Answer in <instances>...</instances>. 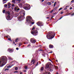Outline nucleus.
Here are the masks:
<instances>
[{
  "label": "nucleus",
  "mask_w": 74,
  "mask_h": 74,
  "mask_svg": "<svg viewBox=\"0 0 74 74\" xmlns=\"http://www.w3.org/2000/svg\"><path fill=\"white\" fill-rule=\"evenodd\" d=\"M26 21L27 23H29V24H31V25H33L34 23V22H32V18L31 16H27Z\"/></svg>",
  "instance_id": "obj_2"
},
{
  "label": "nucleus",
  "mask_w": 74,
  "mask_h": 74,
  "mask_svg": "<svg viewBox=\"0 0 74 74\" xmlns=\"http://www.w3.org/2000/svg\"><path fill=\"white\" fill-rule=\"evenodd\" d=\"M14 5H15L14 4H12V7H14Z\"/></svg>",
  "instance_id": "obj_40"
},
{
  "label": "nucleus",
  "mask_w": 74,
  "mask_h": 74,
  "mask_svg": "<svg viewBox=\"0 0 74 74\" xmlns=\"http://www.w3.org/2000/svg\"><path fill=\"white\" fill-rule=\"evenodd\" d=\"M41 71H42V70H44V67H42L41 69Z\"/></svg>",
  "instance_id": "obj_24"
},
{
  "label": "nucleus",
  "mask_w": 74,
  "mask_h": 74,
  "mask_svg": "<svg viewBox=\"0 0 74 74\" xmlns=\"http://www.w3.org/2000/svg\"><path fill=\"white\" fill-rule=\"evenodd\" d=\"M18 38L16 39L15 40V42H18Z\"/></svg>",
  "instance_id": "obj_22"
},
{
  "label": "nucleus",
  "mask_w": 74,
  "mask_h": 74,
  "mask_svg": "<svg viewBox=\"0 0 74 74\" xmlns=\"http://www.w3.org/2000/svg\"><path fill=\"white\" fill-rule=\"evenodd\" d=\"M67 10V8H66L64 9V10Z\"/></svg>",
  "instance_id": "obj_41"
},
{
  "label": "nucleus",
  "mask_w": 74,
  "mask_h": 74,
  "mask_svg": "<svg viewBox=\"0 0 74 74\" xmlns=\"http://www.w3.org/2000/svg\"><path fill=\"white\" fill-rule=\"evenodd\" d=\"M25 69L27 70V66H25Z\"/></svg>",
  "instance_id": "obj_23"
},
{
  "label": "nucleus",
  "mask_w": 74,
  "mask_h": 74,
  "mask_svg": "<svg viewBox=\"0 0 74 74\" xmlns=\"http://www.w3.org/2000/svg\"><path fill=\"white\" fill-rule=\"evenodd\" d=\"M35 27H33V28L32 29V31H33V30H34V29H35Z\"/></svg>",
  "instance_id": "obj_27"
},
{
  "label": "nucleus",
  "mask_w": 74,
  "mask_h": 74,
  "mask_svg": "<svg viewBox=\"0 0 74 74\" xmlns=\"http://www.w3.org/2000/svg\"><path fill=\"white\" fill-rule=\"evenodd\" d=\"M22 74V72H20V74Z\"/></svg>",
  "instance_id": "obj_57"
},
{
  "label": "nucleus",
  "mask_w": 74,
  "mask_h": 74,
  "mask_svg": "<svg viewBox=\"0 0 74 74\" xmlns=\"http://www.w3.org/2000/svg\"><path fill=\"white\" fill-rule=\"evenodd\" d=\"M62 18H63V17H61L59 19V20H60V19H62Z\"/></svg>",
  "instance_id": "obj_47"
},
{
  "label": "nucleus",
  "mask_w": 74,
  "mask_h": 74,
  "mask_svg": "<svg viewBox=\"0 0 74 74\" xmlns=\"http://www.w3.org/2000/svg\"><path fill=\"white\" fill-rule=\"evenodd\" d=\"M17 1H21V0H17Z\"/></svg>",
  "instance_id": "obj_50"
},
{
  "label": "nucleus",
  "mask_w": 74,
  "mask_h": 74,
  "mask_svg": "<svg viewBox=\"0 0 74 74\" xmlns=\"http://www.w3.org/2000/svg\"><path fill=\"white\" fill-rule=\"evenodd\" d=\"M6 3V2H4V3Z\"/></svg>",
  "instance_id": "obj_64"
},
{
  "label": "nucleus",
  "mask_w": 74,
  "mask_h": 74,
  "mask_svg": "<svg viewBox=\"0 0 74 74\" xmlns=\"http://www.w3.org/2000/svg\"><path fill=\"white\" fill-rule=\"evenodd\" d=\"M53 10H52V11L51 12H53Z\"/></svg>",
  "instance_id": "obj_51"
},
{
  "label": "nucleus",
  "mask_w": 74,
  "mask_h": 74,
  "mask_svg": "<svg viewBox=\"0 0 74 74\" xmlns=\"http://www.w3.org/2000/svg\"><path fill=\"white\" fill-rule=\"evenodd\" d=\"M66 7H68V6H66Z\"/></svg>",
  "instance_id": "obj_61"
},
{
  "label": "nucleus",
  "mask_w": 74,
  "mask_h": 74,
  "mask_svg": "<svg viewBox=\"0 0 74 74\" xmlns=\"http://www.w3.org/2000/svg\"><path fill=\"white\" fill-rule=\"evenodd\" d=\"M63 12H61V14H63Z\"/></svg>",
  "instance_id": "obj_49"
},
{
  "label": "nucleus",
  "mask_w": 74,
  "mask_h": 74,
  "mask_svg": "<svg viewBox=\"0 0 74 74\" xmlns=\"http://www.w3.org/2000/svg\"><path fill=\"white\" fill-rule=\"evenodd\" d=\"M56 2H55L54 4V7H55L56 5Z\"/></svg>",
  "instance_id": "obj_28"
},
{
  "label": "nucleus",
  "mask_w": 74,
  "mask_h": 74,
  "mask_svg": "<svg viewBox=\"0 0 74 74\" xmlns=\"http://www.w3.org/2000/svg\"><path fill=\"white\" fill-rule=\"evenodd\" d=\"M6 37L7 38H8V36H6Z\"/></svg>",
  "instance_id": "obj_58"
},
{
  "label": "nucleus",
  "mask_w": 74,
  "mask_h": 74,
  "mask_svg": "<svg viewBox=\"0 0 74 74\" xmlns=\"http://www.w3.org/2000/svg\"><path fill=\"white\" fill-rule=\"evenodd\" d=\"M30 26H31V24H30Z\"/></svg>",
  "instance_id": "obj_62"
},
{
  "label": "nucleus",
  "mask_w": 74,
  "mask_h": 74,
  "mask_svg": "<svg viewBox=\"0 0 74 74\" xmlns=\"http://www.w3.org/2000/svg\"><path fill=\"white\" fill-rule=\"evenodd\" d=\"M56 69H58V66H56L55 67Z\"/></svg>",
  "instance_id": "obj_34"
},
{
  "label": "nucleus",
  "mask_w": 74,
  "mask_h": 74,
  "mask_svg": "<svg viewBox=\"0 0 74 74\" xmlns=\"http://www.w3.org/2000/svg\"><path fill=\"white\" fill-rule=\"evenodd\" d=\"M52 53V52L51 51L50 52V53Z\"/></svg>",
  "instance_id": "obj_56"
},
{
  "label": "nucleus",
  "mask_w": 74,
  "mask_h": 74,
  "mask_svg": "<svg viewBox=\"0 0 74 74\" xmlns=\"http://www.w3.org/2000/svg\"><path fill=\"white\" fill-rule=\"evenodd\" d=\"M56 74H59V73H58V72H57L56 73Z\"/></svg>",
  "instance_id": "obj_53"
},
{
  "label": "nucleus",
  "mask_w": 74,
  "mask_h": 74,
  "mask_svg": "<svg viewBox=\"0 0 74 74\" xmlns=\"http://www.w3.org/2000/svg\"><path fill=\"white\" fill-rule=\"evenodd\" d=\"M53 47V45L50 44L49 45V48H52Z\"/></svg>",
  "instance_id": "obj_14"
},
{
  "label": "nucleus",
  "mask_w": 74,
  "mask_h": 74,
  "mask_svg": "<svg viewBox=\"0 0 74 74\" xmlns=\"http://www.w3.org/2000/svg\"><path fill=\"white\" fill-rule=\"evenodd\" d=\"M49 60H50V61H51V62H52V60H51L50 59H49Z\"/></svg>",
  "instance_id": "obj_45"
},
{
  "label": "nucleus",
  "mask_w": 74,
  "mask_h": 74,
  "mask_svg": "<svg viewBox=\"0 0 74 74\" xmlns=\"http://www.w3.org/2000/svg\"><path fill=\"white\" fill-rule=\"evenodd\" d=\"M36 24L39 26H43V23L42 22L40 21L37 22Z\"/></svg>",
  "instance_id": "obj_7"
},
{
  "label": "nucleus",
  "mask_w": 74,
  "mask_h": 74,
  "mask_svg": "<svg viewBox=\"0 0 74 74\" xmlns=\"http://www.w3.org/2000/svg\"><path fill=\"white\" fill-rule=\"evenodd\" d=\"M22 45V43H20L19 44V45H18V47H20V46H21V45Z\"/></svg>",
  "instance_id": "obj_26"
},
{
  "label": "nucleus",
  "mask_w": 74,
  "mask_h": 74,
  "mask_svg": "<svg viewBox=\"0 0 74 74\" xmlns=\"http://www.w3.org/2000/svg\"><path fill=\"white\" fill-rule=\"evenodd\" d=\"M53 18V16H52L51 17V19H52V18Z\"/></svg>",
  "instance_id": "obj_55"
},
{
  "label": "nucleus",
  "mask_w": 74,
  "mask_h": 74,
  "mask_svg": "<svg viewBox=\"0 0 74 74\" xmlns=\"http://www.w3.org/2000/svg\"><path fill=\"white\" fill-rule=\"evenodd\" d=\"M16 50H18V49H19L18 47L16 48Z\"/></svg>",
  "instance_id": "obj_44"
},
{
  "label": "nucleus",
  "mask_w": 74,
  "mask_h": 74,
  "mask_svg": "<svg viewBox=\"0 0 74 74\" xmlns=\"http://www.w3.org/2000/svg\"><path fill=\"white\" fill-rule=\"evenodd\" d=\"M38 51H42V52H44V51L42 50V49L38 50Z\"/></svg>",
  "instance_id": "obj_29"
},
{
  "label": "nucleus",
  "mask_w": 74,
  "mask_h": 74,
  "mask_svg": "<svg viewBox=\"0 0 74 74\" xmlns=\"http://www.w3.org/2000/svg\"><path fill=\"white\" fill-rule=\"evenodd\" d=\"M33 63V64H34L35 63V60H31V63Z\"/></svg>",
  "instance_id": "obj_16"
},
{
  "label": "nucleus",
  "mask_w": 74,
  "mask_h": 74,
  "mask_svg": "<svg viewBox=\"0 0 74 74\" xmlns=\"http://www.w3.org/2000/svg\"><path fill=\"white\" fill-rule=\"evenodd\" d=\"M43 74H50V73L48 71H46L45 73Z\"/></svg>",
  "instance_id": "obj_15"
},
{
  "label": "nucleus",
  "mask_w": 74,
  "mask_h": 74,
  "mask_svg": "<svg viewBox=\"0 0 74 74\" xmlns=\"http://www.w3.org/2000/svg\"><path fill=\"white\" fill-rule=\"evenodd\" d=\"M31 33L34 36H37V31L36 30H34L32 31Z\"/></svg>",
  "instance_id": "obj_6"
},
{
  "label": "nucleus",
  "mask_w": 74,
  "mask_h": 74,
  "mask_svg": "<svg viewBox=\"0 0 74 74\" xmlns=\"http://www.w3.org/2000/svg\"><path fill=\"white\" fill-rule=\"evenodd\" d=\"M13 44H15V42H13Z\"/></svg>",
  "instance_id": "obj_59"
},
{
  "label": "nucleus",
  "mask_w": 74,
  "mask_h": 74,
  "mask_svg": "<svg viewBox=\"0 0 74 74\" xmlns=\"http://www.w3.org/2000/svg\"><path fill=\"white\" fill-rule=\"evenodd\" d=\"M73 15H74V13L72 14H71V16H73Z\"/></svg>",
  "instance_id": "obj_42"
},
{
  "label": "nucleus",
  "mask_w": 74,
  "mask_h": 74,
  "mask_svg": "<svg viewBox=\"0 0 74 74\" xmlns=\"http://www.w3.org/2000/svg\"><path fill=\"white\" fill-rule=\"evenodd\" d=\"M8 18H6V19L8 21H10V20H11V19H10V18H11V17L10 16L8 15Z\"/></svg>",
  "instance_id": "obj_9"
},
{
  "label": "nucleus",
  "mask_w": 74,
  "mask_h": 74,
  "mask_svg": "<svg viewBox=\"0 0 74 74\" xmlns=\"http://www.w3.org/2000/svg\"><path fill=\"white\" fill-rule=\"evenodd\" d=\"M13 65H9L7 67V68L8 69V68H11L12 66H13Z\"/></svg>",
  "instance_id": "obj_20"
},
{
  "label": "nucleus",
  "mask_w": 74,
  "mask_h": 74,
  "mask_svg": "<svg viewBox=\"0 0 74 74\" xmlns=\"http://www.w3.org/2000/svg\"><path fill=\"white\" fill-rule=\"evenodd\" d=\"M24 3H25V2L22 1L21 2V3H20L19 4V7H22V5L23 4H24Z\"/></svg>",
  "instance_id": "obj_10"
},
{
  "label": "nucleus",
  "mask_w": 74,
  "mask_h": 74,
  "mask_svg": "<svg viewBox=\"0 0 74 74\" xmlns=\"http://www.w3.org/2000/svg\"><path fill=\"white\" fill-rule=\"evenodd\" d=\"M9 70V69H5V71H6V70Z\"/></svg>",
  "instance_id": "obj_35"
},
{
  "label": "nucleus",
  "mask_w": 74,
  "mask_h": 74,
  "mask_svg": "<svg viewBox=\"0 0 74 74\" xmlns=\"http://www.w3.org/2000/svg\"><path fill=\"white\" fill-rule=\"evenodd\" d=\"M72 9H73V8L71 7L70 8V10H72Z\"/></svg>",
  "instance_id": "obj_48"
},
{
  "label": "nucleus",
  "mask_w": 74,
  "mask_h": 74,
  "mask_svg": "<svg viewBox=\"0 0 74 74\" xmlns=\"http://www.w3.org/2000/svg\"><path fill=\"white\" fill-rule=\"evenodd\" d=\"M24 73H26V70H24Z\"/></svg>",
  "instance_id": "obj_39"
},
{
  "label": "nucleus",
  "mask_w": 74,
  "mask_h": 74,
  "mask_svg": "<svg viewBox=\"0 0 74 74\" xmlns=\"http://www.w3.org/2000/svg\"><path fill=\"white\" fill-rule=\"evenodd\" d=\"M47 4L49 5H51V3L49 2L47 3Z\"/></svg>",
  "instance_id": "obj_21"
},
{
  "label": "nucleus",
  "mask_w": 74,
  "mask_h": 74,
  "mask_svg": "<svg viewBox=\"0 0 74 74\" xmlns=\"http://www.w3.org/2000/svg\"><path fill=\"white\" fill-rule=\"evenodd\" d=\"M22 15H21L20 16H19L18 18V20L19 21H22L23 19L25 18V17L24 16L25 15V12H23L22 13Z\"/></svg>",
  "instance_id": "obj_4"
},
{
  "label": "nucleus",
  "mask_w": 74,
  "mask_h": 74,
  "mask_svg": "<svg viewBox=\"0 0 74 74\" xmlns=\"http://www.w3.org/2000/svg\"><path fill=\"white\" fill-rule=\"evenodd\" d=\"M47 64H48L49 66H51V63L50 62H48Z\"/></svg>",
  "instance_id": "obj_17"
},
{
  "label": "nucleus",
  "mask_w": 74,
  "mask_h": 74,
  "mask_svg": "<svg viewBox=\"0 0 74 74\" xmlns=\"http://www.w3.org/2000/svg\"><path fill=\"white\" fill-rule=\"evenodd\" d=\"M8 51H9L10 53H12V49H8Z\"/></svg>",
  "instance_id": "obj_11"
},
{
  "label": "nucleus",
  "mask_w": 74,
  "mask_h": 74,
  "mask_svg": "<svg viewBox=\"0 0 74 74\" xmlns=\"http://www.w3.org/2000/svg\"><path fill=\"white\" fill-rule=\"evenodd\" d=\"M12 2L14 3L15 4V0H12Z\"/></svg>",
  "instance_id": "obj_30"
},
{
  "label": "nucleus",
  "mask_w": 74,
  "mask_h": 74,
  "mask_svg": "<svg viewBox=\"0 0 74 74\" xmlns=\"http://www.w3.org/2000/svg\"><path fill=\"white\" fill-rule=\"evenodd\" d=\"M45 0H42V2H43V1H44Z\"/></svg>",
  "instance_id": "obj_52"
},
{
  "label": "nucleus",
  "mask_w": 74,
  "mask_h": 74,
  "mask_svg": "<svg viewBox=\"0 0 74 74\" xmlns=\"http://www.w3.org/2000/svg\"><path fill=\"white\" fill-rule=\"evenodd\" d=\"M47 19H48V18H49V17H47Z\"/></svg>",
  "instance_id": "obj_54"
},
{
  "label": "nucleus",
  "mask_w": 74,
  "mask_h": 74,
  "mask_svg": "<svg viewBox=\"0 0 74 74\" xmlns=\"http://www.w3.org/2000/svg\"><path fill=\"white\" fill-rule=\"evenodd\" d=\"M7 4H6L4 5V7H7Z\"/></svg>",
  "instance_id": "obj_25"
},
{
  "label": "nucleus",
  "mask_w": 74,
  "mask_h": 74,
  "mask_svg": "<svg viewBox=\"0 0 74 74\" xmlns=\"http://www.w3.org/2000/svg\"><path fill=\"white\" fill-rule=\"evenodd\" d=\"M7 58L6 56H3L0 58V67H1L4 66L7 62Z\"/></svg>",
  "instance_id": "obj_1"
},
{
  "label": "nucleus",
  "mask_w": 74,
  "mask_h": 74,
  "mask_svg": "<svg viewBox=\"0 0 74 74\" xmlns=\"http://www.w3.org/2000/svg\"><path fill=\"white\" fill-rule=\"evenodd\" d=\"M5 1H7V0H3V2Z\"/></svg>",
  "instance_id": "obj_46"
},
{
  "label": "nucleus",
  "mask_w": 74,
  "mask_h": 74,
  "mask_svg": "<svg viewBox=\"0 0 74 74\" xmlns=\"http://www.w3.org/2000/svg\"><path fill=\"white\" fill-rule=\"evenodd\" d=\"M62 8H60L59 10V11H60V10H62Z\"/></svg>",
  "instance_id": "obj_37"
},
{
  "label": "nucleus",
  "mask_w": 74,
  "mask_h": 74,
  "mask_svg": "<svg viewBox=\"0 0 74 74\" xmlns=\"http://www.w3.org/2000/svg\"><path fill=\"white\" fill-rule=\"evenodd\" d=\"M8 59L11 60H12V58H11L10 56H9L8 57Z\"/></svg>",
  "instance_id": "obj_18"
},
{
  "label": "nucleus",
  "mask_w": 74,
  "mask_h": 74,
  "mask_svg": "<svg viewBox=\"0 0 74 74\" xmlns=\"http://www.w3.org/2000/svg\"><path fill=\"white\" fill-rule=\"evenodd\" d=\"M15 45H16V44H15Z\"/></svg>",
  "instance_id": "obj_63"
},
{
  "label": "nucleus",
  "mask_w": 74,
  "mask_h": 74,
  "mask_svg": "<svg viewBox=\"0 0 74 74\" xmlns=\"http://www.w3.org/2000/svg\"><path fill=\"white\" fill-rule=\"evenodd\" d=\"M20 9L18 8V7H15L14 8V10L15 11H17L18 10V11H19V10Z\"/></svg>",
  "instance_id": "obj_12"
},
{
  "label": "nucleus",
  "mask_w": 74,
  "mask_h": 74,
  "mask_svg": "<svg viewBox=\"0 0 74 74\" xmlns=\"http://www.w3.org/2000/svg\"><path fill=\"white\" fill-rule=\"evenodd\" d=\"M15 70H18V67H16L15 68Z\"/></svg>",
  "instance_id": "obj_32"
},
{
  "label": "nucleus",
  "mask_w": 74,
  "mask_h": 74,
  "mask_svg": "<svg viewBox=\"0 0 74 74\" xmlns=\"http://www.w3.org/2000/svg\"><path fill=\"white\" fill-rule=\"evenodd\" d=\"M73 1H72L71 2H73Z\"/></svg>",
  "instance_id": "obj_60"
},
{
  "label": "nucleus",
  "mask_w": 74,
  "mask_h": 74,
  "mask_svg": "<svg viewBox=\"0 0 74 74\" xmlns=\"http://www.w3.org/2000/svg\"><path fill=\"white\" fill-rule=\"evenodd\" d=\"M30 42H31V43H32V44H34L35 42H36V41L35 40H32V39H30Z\"/></svg>",
  "instance_id": "obj_8"
},
{
  "label": "nucleus",
  "mask_w": 74,
  "mask_h": 74,
  "mask_svg": "<svg viewBox=\"0 0 74 74\" xmlns=\"http://www.w3.org/2000/svg\"><path fill=\"white\" fill-rule=\"evenodd\" d=\"M38 64V62H37V64L36 65V66H37V65Z\"/></svg>",
  "instance_id": "obj_33"
},
{
  "label": "nucleus",
  "mask_w": 74,
  "mask_h": 74,
  "mask_svg": "<svg viewBox=\"0 0 74 74\" xmlns=\"http://www.w3.org/2000/svg\"><path fill=\"white\" fill-rule=\"evenodd\" d=\"M53 34H55L53 32H52L51 31H50L48 32V34L47 36V38L48 39H49V38L51 39H52L54 37H55V35H53Z\"/></svg>",
  "instance_id": "obj_3"
},
{
  "label": "nucleus",
  "mask_w": 74,
  "mask_h": 74,
  "mask_svg": "<svg viewBox=\"0 0 74 74\" xmlns=\"http://www.w3.org/2000/svg\"><path fill=\"white\" fill-rule=\"evenodd\" d=\"M46 68H49V66L47 64L46 65Z\"/></svg>",
  "instance_id": "obj_19"
},
{
  "label": "nucleus",
  "mask_w": 74,
  "mask_h": 74,
  "mask_svg": "<svg viewBox=\"0 0 74 74\" xmlns=\"http://www.w3.org/2000/svg\"><path fill=\"white\" fill-rule=\"evenodd\" d=\"M24 8L26 10H29L30 9V6L27 4H25L24 5Z\"/></svg>",
  "instance_id": "obj_5"
},
{
  "label": "nucleus",
  "mask_w": 74,
  "mask_h": 74,
  "mask_svg": "<svg viewBox=\"0 0 74 74\" xmlns=\"http://www.w3.org/2000/svg\"><path fill=\"white\" fill-rule=\"evenodd\" d=\"M14 73H18V71H15L14 72Z\"/></svg>",
  "instance_id": "obj_43"
},
{
  "label": "nucleus",
  "mask_w": 74,
  "mask_h": 74,
  "mask_svg": "<svg viewBox=\"0 0 74 74\" xmlns=\"http://www.w3.org/2000/svg\"><path fill=\"white\" fill-rule=\"evenodd\" d=\"M7 13L8 14V15H10V11H6L5 12V14H7Z\"/></svg>",
  "instance_id": "obj_13"
},
{
  "label": "nucleus",
  "mask_w": 74,
  "mask_h": 74,
  "mask_svg": "<svg viewBox=\"0 0 74 74\" xmlns=\"http://www.w3.org/2000/svg\"><path fill=\"white\" fill-rule=\"evenodd\" d=\"M10 5H11V4H10V3H9L8 4V6H10Z\"/></svg>",
  "instance_id": "obj_36"
},
{
  "label": "nucleus",
  "mask_w": 74,
  "mask_h": 74,
  "mask_svg": "<svg viewBox=\"0 0 74 74\" xmlns=\"http://www.w3.org/2000/svg\"><path fill=\"white\" fill-rule=\"evenodd\" d=\"M8 38V40H9L10 41H11V38Z\"/></svg>",
  "instance_id": "obj_38"
},
{
  "label": "nucleus",
  "mask_w": 74,
  "mask_h": 74,
  "mask_svg": "<svg viewBox=\"0 0 74 74\" xmlns=\"http://www.w3.org/2000/svg\"><path fill=\"white\" fill-rule=\"evenodd\" d=\"M5 10H4L3 11V14H4L5 13Z\"/></svg>",
  "instance_id": "obj_31"
}]
</instances>
